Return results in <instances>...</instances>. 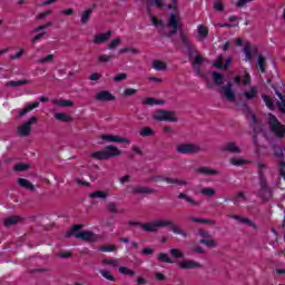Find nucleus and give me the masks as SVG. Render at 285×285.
Returning <instances> with one entry per match:
<instances>
[{"mask_svg": "<svg viewBox=\"0 0 285 285\" xmlns=\"http://www.w3.org/2000/svg\"><path fill=\"white\" fill-rule=\"evenodd\" d=\"M166 28H171V30L168 31V33H167L168 39H171V37H175V35H177L178 30L180 31L179 32L180 41L183 42V46H185V48L188 50L189 57H193V52H195V55H198L199 51H197V48L195 47V45H193L190 42V40H188V36H186L181 31V30H184V24L181 22H179V16L171 13L167 21Z\"/></svg>", "mask_w": 285, "mask_h": 285, "instance_id": "obj_1", "label": "nucleus"}, {"mask_svg": "<svg viewBox=\"0 0 285 285\" xmlns=\"http://www.w3.org/2000/svg\"><path fill=\"white\" fill-rule=\"evenodd\" d=\"M121 151L119 148L108 145L104 150H99L91 154V159H98L99 161H105L107 159H111V157H119Z\"/></svg>", "mask_w": 285, "mask_h": 285, "instance_id": "obj_2", "label": "nucleus"}, {"mask_svg": "<svg viewBox=\"0 0 285 285\" xmlns=\"http://www.w3.org/2000/svg\"><path fill=\"white\" fill-rule=\"evenodd\" d=\"M81 228H83V225L81 224L73 225L70 233L67 234V237H71V235H73L76 239H82V242H97V235H95L92 232L86 230L77 233V230H81Z\"/></svg>", "mask_w": 285, "mask_h": 285, "instance_id": "obj_3", "label": "nucleus"}, {"mask_svg": "<svg viewBox=\"0 0 285 285\" xmlns=\"http://www.w3.org/2000/svg\"><path fill=\"white\" fill-rule=\"evenodd\" d=\"M151 118L155 121H171L173 124H177V121H179V118H177V111L175 110L158 109L153 114Z\"/></svg>", "mask_w": 285, "mask_h": 285, "instance_id": "obj_4", "label": "nucleus"}, {"mask_svg": "<svg viewBox=\"0 0 285 285\" xmlns=\"http://www.w3.org/2000/svg\"><path fill=\"white\" fill-rule=\"evenodd\" d=\"M269 130L272 132H274V135L278 138V139H284L285 137V126L282 125V122H279V120L277 119V117H275V115H269Z\"/></svg>", "mask_w": 285, "mask_h": 285, "instance_id": "obj_5", "label": "nucleus"}, {"mask_svg": "<svg viewBox=\"0 0 285 285\" xmlns=\"http://www.w3.org/2000/svg\"><path fill=\"white\" fill-rule=\"evenodd\" d=\"M170 225V223L166 220H154L149 223H142L140 225L141 230H145V233H157V228H166Z\"/></svg>", "mask_w": 285, "mask_h": 285, "instance_id": "obj_6", "label": "nucleus"}, {"mask_svg": "<svg viewBox=\"0 0 285 285\" xmlns=\"http://www.w3.org/2000/svg\"><path fill=\"white\" fill-rule=\"evenodd\" d=\"M176 150L179 155H197V153H202V147L196 144H180Z\"/></svg>", "mask_w": 285, "mask_h": 285, "instance_id": "obj_7", "label": "nucleus"}, {"mask_svg": "<svg viewBox=\"0 0 285 285\" xmlns=\"http://www.w3.org/2000/svg\"><path fill=\"white\" fill-rule=\"evenodd\" d=\"M39 118L37 116H32L26 121L23 125L18 127V134L20 137H28L30 132L32 131V125L38 124Z\"/></svg>", "mask_w": 285, "mask_h": 285, "instance_id": "obj_8", "label": "nucleus"}, {"mask_svg": "<svg viewBox=\"0 0 285 285\" xmlns=\"http://www.w3.org/2000/svg\"><path fill=\"white\" fill-rule=\"evenodd\" d=\"M151 181H166L167 184H176V186H188V181L186 180L164 176H154Z\"/></svg>", "mask_w": 285, "mask_h": 285, "instance_id": "obj_9", "label": "nucleus"}, {"mask_svg": "<svg viewBox=\"0 0 285 285\" xmlns=\"http://www.w3.org/2000/svg\"><path fill=\"white\" fill-rule=\"evenodd\" d=\"M178 266L183 271H190L193 268H204V265H202L200 263L195 262L193 259H186L183 262H178Z\"/></svg>", "mask_w": 285, "mask_h": 285, "instance_id": "obj_10", "label": "nucleus"}, {"mask_svg": "<svg viewBox=\"0 0 285 285\" xmlns=\"http://www.w3.org/2000/svg\"><path fill=\"white\" fill-rule=\"evenodd\" d=\"M220 153H230L232 155H239L242 153V148L237 147L235 141H230L225 144L220 148Z\"/></svg>", "mask_w": 285, "mask_h": 285, "instance_id": "obj_11", "label": "nucleus"}, {"mask_svg": "<svg viewBox=\"0 0 285 285\" xmlns=\"http://www.w3.org/2000/svg\"><path fill=\"white\" fill-rule=\"evenodd\" d=\"M257 52H258L257 46H253L250 43L245 45L244 53H245L247 61H253V57H255V55H257Z\"/></svg>", "mask_w": 285, "mask_h": 285, "instance_id": "obj_12", "label": "nucleus"}, {"mask_svg": "<svg viewBox=\"0 0 285 285\" xmlns=\"http://www.w3.org/2000/svg\"><path fill=\"white\" fill-rule=\"evenodd\" d=\"M232 58H227L224 62V57L218 56L217 62H214V67L218 68V70H228L230 68Z\"/></svg>", "mask_w": 285, "mask_h": 285, "instance_id": "obj_13", "label": "nucleus"}, {"mask_svg": "<svg viewBox=\"0 0 285 285\" xmlns=\"http://www.w3.org/2000/svg\"><path fill=\"white\" fill-rule=\"evenodd\" d=\"M101 139H104V141H111L116 144H130L128 138H121L120 136L115 135H102Z\"/></svg>", "mask_w": 285, "mask_h": 285, "instance_id": "obj_14", "label": "nucleus"}, {"mask_svg": "<svg viewBox=\"0 0 285 285\" xmlns=\"http://www.w3.org/2000/svg\"><path fill=\"white\" fill-rule=\"evenodd\" d=\"M116 99L108 90H102L96 95V101H115Z\"/></svg>", "mask_w": 285, "mask_h": 285, "instance_id": "obj_15", "label": "nucleus"}, {"mask_svg": "<svg viewBox=\"0 0 285 285\" xmlns=\"http://www.w3.org/2000/svg\"><path fill=\"white\" fill-rule=\"evenodd\" d=\"M223 90L228 101L235 102L237 100L235 92H233V82H227V85L223 87Z\"/></svg>", "mask_w": 285, "mask_h": 285, "instance_id": "obj_16", "label": "nucleus"}, {"mask_svg": "<svg viewBox=\"0 0 285 285\" xmlns=\"http://www.w3.org/2000/svg\"><path fill=\"white\" fill-rule=\"evenodd\" d=\"M157 193V189H151L146 186H137L134 187L132 194L134 195H155Z\"/></svg>", "mask_w": 285, "mask_h": 285, "instance_id": "obj_17", "label": "nucleus"}, {"mask_svg": "<svg viewBox=\"0 0 285 285\" xmlns=\"http://www.w3.org/2000/svg\"><path fill=\"white\" fill-rule=\"evenodd\" d=\"M272 88H274L275 94L277 95L278 99H281V101H276V106L278 108V110L283 114H285V97L284 95H282V92H279V90H277V87L272 86Z\"/></svg>", "mask_w": 285, "mask_h": 285, "instance_id": "obj_18", "label": "nucleus"}, {"mask_svg": "<svg viewBox=\"0 0 285 285\" xmlns=\"http://www.w3.org/2000/svg\"><path fill=\"white\" fill-rule=\"evenodd\" d=\"M111 36H112V31L96 35L95 39H94V43H96L97 46H99L101 43H106V41H108V39H110Z\"/></svg>", "mask_w": 285, "mask_h": 285, "instance_id": "obj_19", "label": "nucleus"}, {"mask_svg": "<svg viewBox=\"0 0 285 285\" xmlns=\"http://www.w3.org/2000/svg\"><path fill=\"white\" fill-rule=\"evenodd\" d=\"M19 222H23V218L21 216H10L4 219L3 226L6 228H10V226H17V224H19Z\"/></svg>", "mask_w": 285, "mask_h": 285, "instance_id": "obj_20", "label": "nucleus"}, {"mask_svg": "<svg viewBox=\"0 0 285 285\" xmlns=\"http://www.w3.org/2000/svg\"><path fill=\"white\" fill-rule=\"evenodd\" d=\"M55 119L62 121L63 124H72V121H75V118L66 112L55 114Z\"/></svg>", "mask_w": 285, "mask_h": 285, "instance_id": "obj_21", "label": "nucleus"}, {"mask_svg": "<svg viewBox=\"0 0 285 285\" xmlns=\"http://www.w3.org/2000/svg\"><path fill=\"white\" fill-rule=\"evenodd\" d=\"M257 95H259V89H257V87H250L248 91L243 94V97H245L247 101H253V99H256Z\"/></svg>", "mask_w": 285, "mask_h": 285, "instance_id": "obj_22", "label": "nucleus"}, {"mask_svg": "<svg viewBox=\"0 0 285 285\" xmlns=\"http://www.w3.org/2000/svg\"><path fill=\"white\" fill-rule=\"evenodd\" d=\"M168 222L170 226V229L173 230V233H176V235H181L183 237H188V234L184 230H181V226L173 223V220H165Z\"/></svg>", "mask_w": 285, "mask_h": 285, "instance_id": "obj_23", "label": "nucleus"}, {"mask_svg": "<svg viewBox=\"0 0 285 285\" xmlns=\"http://www.w3.org/2000/svg\"><path fill=\"white\" fill-rule=\"evenodd\" d=\"M189 222H193L194 224H207L209 226H215L217 223L213 219L208 218H197V217H189Z\"/></svg>", "mask_w": 285, "mask_h": 285, "instance_id": "obj_24", "label": "nucleus"}, {"mask_svg": "<svg viewBox=\"0 0 285 285\" xmlns=\"http://www.w3.org/2000/svg\"><path fill=\"white\" fill-rule=\"evenodd\" d=\"M28 83H31V81L30 80H26V79L17 80V81L11 80V81H8L6 83V86H7V88H17L19 86H27Z\"/></svg>", "mask_w": 285, "mask_h": 285, "instance_id": "obj_25", "label": "nucleus"}, {"mask_svg": "<svg viewBox=\"0 0 285 285\" xmlns=\"http://www.w3.org/2000/svg\"><path fill=\"white\" fill-rule=\"evenodd\" d=\"M90 17H92V8H89L82 12L80 23L82 26H86L88 21H90Z\"/></svg>", "mask_w": 285, "mask_h": 285, "instance_id": "obj_26", "label": "nucleus"}, {"mask_svg": "<svg viewBox=\"0 0 285 285\" xmlns=\"http://www.w3.org/2000/svg\"><path fill=\"white\" fill-rule=\"evenodd\" d=\"M262 99L265 101V106L268 108V110H275V99L265 94L262 95Z\"/></svg>", "mask_w": 285, "mask_h": 285, "instance_id": "obj_27", "label": "nucleus"}, {"mask_svg": "<svg viewBox=\"0 0 285 285\" xmlns=\"http://www.w3.org/2000/svg\"><path fill=\"white\" fill-rule=\"evenodd\" d=\"M53 106H60V108H70L75 105L71 100L59 99L52 100Z\"/></svg>", "mask_w": 285, "mask_h": 285, "instance_id": "obj_28", "label": "nucleus"}, {"mask_svg": "<svg viewBox=\"0 0 285 285\" xmlns=\"http://www.w3.org/2000/svg\"><path fill=\"white\" fill-rule=\"evenodd\" d=\"M18 184L19 186H21L22 188H26L27 190H35V185H32V183H30L26 178H19Z\"/></svg>", "mask_w": 285, "mask_h": 285, "instance_id": "obj_29", "label": "nucleus"}, {"mask_svg": "<svg viewBox=\"0 0 285 285\" xmlns=\"http://www.w3.org/2000/svg\"><path fill=\"white\" fill-rule=\"evenodd\" d=\"M212 77H213V81H214L215 86H223L224 85V75H222L217 71H214L212 73Z\"/></svg>", "mask_w": 285, "mask_h": 285, "instance_id": "obj_30", "label": "nucleus"}, {"mask_svg": "<svg viewBox=\"0 0 285 285\" xmlns=\"http://www.w3.org/2000/svg\"><path fill=\"white\" fill-rule=\"evenodd\" d=\"M197 173H200V175H219L217 169H210L208 167H200L197 169Z\"/></svg>", "mask_w": 285, "mask_h": 285, "instance_id": "obj_31", "label": "nucleus"}, {"mask_svg": "<svg viewBox=\"0 0 285 285\" xmlns=\"http://www.w3.org/2000/svg\"><path fill=\"white\" fill-rule=\"evenodd\" d=\"M258 195H259V197L263 198V202H268V199H271V197H273V190H271V188H268V187H267V190L259 189Z\"/></svg>", "mask_w": 285, "mask_h": 285, "instance_id": "obj_32", "label": "nucleus"}, {"mask_svg": "<svg viewBox=\"0 0 285 285\" xmlns=\"http://www.w3.org/2000/svg\"><path fill=\"white\" fill-rule=\"evenodd\" d=\"M89 197L91 199H106V197H108V194H106V191H104V190H96V191L89 194Z\"/></svg>", "mask_w": 285, "mask_h": 285, "instance_id": "obj_33", "label": "nucleus"}, {"mask_svg": "<svg viewBox=\"0 0 285 285\" xmlns=\"http://www.w3.org/2000/svg\"><path fill=\"white\" fill-rule=\"evenodd\" d=\"M274 155L277 159H284V147L279 145L273 146Z\"/></svg>", "mask_w": 285, "mask_h": 285, "instance_id": "obj_34", "label": "nucleus"}, {"mask_svg": "<svg viewBox=\"0 0 285 285\" xmlns=\"http://www.w3.org/2000/svg\"><path fill=\"white\" fill-rule=\"evenodd\" d=\"M153 68H154V70L163 71V70H166L167 65H166V62H164L161 60H154Z\"/></svg>", "mask_w": 285, "mask_h": 285, "instance_id": "obj_35", "label": "nucleus"}, {"mask_svg": "<svg viewBox=\"0 0 285 285\" xmlns=\"http://www.w3.org/2000/svg\"><path fill=\"white\" fill-rule=\"evenodd\" d=\"M233 219H236L237 222H240V224H246V226H255V223H253V220L246 218V217H242L238 215H234L232 216Z\"/></svg>", "mask_w": 285, "mask_h": 285, "instance_id": "obj_36", "label": "nucleus"}, {"mask_svg": "<svg viewBox=\"0 0 285 285\" xmlns=\"http://www.w3.org/2000/svg\"><path fill=\"white\" fill-rule=\"evenodd\" d=\"M147 14L150 18L151 23H154V26H164V21L157 19V17L153 14V11H150V8H147Z\"/></svg>", "mask_w": 285, "mask_h": 285, "instance_id": "obj_37", "label": "nucleus"}, {"mask_svg": "<svg viewBox=\"0 0 285 285\" xmlns=\"http://www.w3.org/2000/svg\"><path fill=\"white\" fill-rule=\"evenodd\" d=\"M259 179H261V190H266L268 193V184L266 183V177L264 176V171H258Z\"/></svg>", "mask_w": 285, "mask_h": 285, "instance_id": "obj_38", "label": "nucleus"}, {"mask_svg": "<svg viewBox=\"0 0 285 285\" xmlns=\"http://www.w3.org/2000/svg\"><path fill=\"white\" fill-rule=\"evenodd\" d=\"M169 253L175 259H184V252L179 248H171Z\"/></svg>", "mask_w": 285, "mask_h": 285, "instance_id": "obj_39", "label": "nucleus"}, {"mask_svg": "<svg viewBox=\"0 0 285 285\" xmlns=\"http://www.w3.org/2000/svg\"><path fill=\"white\" fill-rule=\"evenodd\" d=\"M158 262H163L165 264H175V261L170 259V257L166 253L158 254Z\"/></svg>", "mask_w": 285, "mask_h": 285, "instance_id": "obj_40", "label": "nucleus"}, {"mask_svg": "<svg viewBox=\"0 0 285 285\" xmlns=\"http://www.w3.org/2000/svg\"><path fill=\"white\" fill-rule=\"evenodd\" d=\"M178 199H185L188 204H191V206H199V203L195 202V199L184 193L178 195Z\"/></svg>", "mask_w": 285, "mask_h": 285, "instance_id": "obj_41", "label": "nucleus"}, {"mask_svg": "<svg viewBox=\"0 0 285 285\" xmlns=\"http://www.w3.org/2000/svg\"><path fill=\"white\" fill-rule=\"evenodd\" d=\"M119 273H121V275H127L128 277H135L136 275L135 271L124 266L119 267Z\"/></svg>", "mask_w": 285, "mask_h": 285, "instance_id": "obj_42", "label": "nucleus"}, {"mask_svg": "<svg viewBox=\"0 0 285 285\" xmlns=\"http://www.w3.org/2000/svg\"><path fill=\"white\" fill-rule=\"evenodd\" d=\"M155 131L150 127H145L140 130V137H153Z\"/></svg>", "mask_w": 285, "mask_h": 285, "instance_id": "obj_43", "label": "nucleus"}, {"mask_svg": "<svg viewBox=\"0 0 285 285\" xmlns=\"http://www.w3.org/2000/svg\"><path fill=\"white\" fill-rule=\"evenodd\" d=\"M100 275H102V277H105V279H108L109 282H117V278L110 275V271L108 269H100Z\"/></svg>", "mask_w": 285, "mask_h": 285, "instance_id": "obj_44", "label": "nucleus"}, {"mask_svg": "<svg viewBox=\"0 0 285 285\" xmlns=\"http://www.w3.org/2000/svg\"><path fill=\"white\" fill-rule=\"evenodd\" d=\"M28 168H30L29 164L19 163L14 165L13 170H16V173H23V170H28Z\"/></svg>", "mask_w": 285, "mask_h": 285, "instance_id": "obj_45", "label": "nucleus"}, {"mask_svg": "<svg viewBox=\"0 0 285 285\" xmlns=\"http://www.w3.org/2000/svg\"><path fill=\"white\" fill-rule=\"evenodd\" d=\"M258 68L261 72H266V59L262 55H258Z\"/></svg>", "mask_w": 285, "mask_h": 285, "instance_id": "obj_46", "label": "nucleus"}, {"mask_svg": "<svg viewBox=\"0 0 285 285\" xmlns=\"http://www.w3.org/2000/svg\"><path fill=\"white\" fill-rule=\"evenodd\" d=\"M202 195H205V197H215V189L205 187L200 190Z\"/></svg>", "mask_w": 285, "mask_h": 285, "instance_id": "obj_47", "label": "nucleus"}, {"mask_svg": "<svg viewBox=\"0 0 285 285\" xmlns=\"http://www.w3.org/2000/svg\"><path fill=\"white\" fill-rule=\"evenodd\" d=\"M102 264L107 265V266H112L114 268H117V266H119V261L118 259H108L105 258L102 259Z\"/></svg>", "mask_w": 285, "mask_h": 285, "instance_id": "obj_48", "label": "nucleus"}, {"mask_svg": "<svg viewBox=\"0 0 285 285\" xmlns=\"http://www.w3.org/2000/svg\"><path fill=\"white\" fill-rule=\"evenodd\" d=\"M150 6H156V8H159V9H161V8H164V0H154V2L153 1H147V8H150Z\"/></svg>", "mask_w": 285, "mask_h": 285, "instance_id": "obj_49", "label": "nucleus"}, {"mask_svg": "<svg viewBox=\"0 0 285 285\" xmlns=\"http://www.w3.org/2000/svg\"><path fill=\"white\" fill-rule=\"evenodd\" d=\"M55 61V55H48L45 58L38 60V63L43 65V63H52Z\"/></svg>", "mask_w": 285, "mask_h": 285, "instance_id": "obj_50", "label": "nucleus"}, {"mask_svg": "<svg viewBox=\"0 0 285 285\" xmlns=\"http://www.w3.org/2000/svg\"><path fill=\"white\" fill-rule=\"evenodd\" d=\"M198 35L199 37H202L203 39H206V37H208V28L204 27V26H199L198 27Z\"/></svg>", "mask_w": 285, "mask_h": 285, "instance_id": "obj_51", "label": "nucleus"}, {"mask_svg": "<svg viewBox=\"0 0 285 285\" xmlns=\"http://www.w3.org/2000/svg\"><path fill=\"white\" fill-rule=\"evenodd\" d=\"M110 59H115V56H108V55H101L98 57V62L99 63H108Z\"/></svg>", "mask_w": 285, "mask_h": 285, "instance_id": "obj_52", "label": "nucleus"}, {"mask_svg": "<svg viewBox=\"0 0 285 285\" xmlns=\"http://www.w3.org/2000/svg\"><path fill=\"white\" fill-rule=\"evenodd\" d=\"M107 210H109V213H112V214L119 213V212L117 210V203H115V202L108 203V205H107Z\"/></svg>", "mask_w": 285, "mask_h": 285, "instance_id": "obj_53", "label": "nucleus"}, {"mask_svg": "<svg viewBox=\"0 0 285 285\" xmlns=\"http://www.w3.org/2000/svg\"><path fill=\"white\" fill-rule=\"evenodd\" d=\"M100 250H102V253H112V252L117 250V246L116 245L102 246L100 248Z\"/></svg>", "mask_w": 285, "mask_h": 285, "instance_id": "obj_54", "label": "nucleus"}, {"mask_svg": "<svg viewBox=\"0 0 285 285\" xmlns=\"http://www.w3.org/2000/svg\"><path fill=\"white\" fill-rule=\"evenodd\" d=\"M230 164L233 166H244V164H246V160H244L242 158H232Z\"/></svg>", "mask_w": 285, "mask_h": 285, "instance_id": "obj_55", "label": "nucleus"}, {"mask_svg": "<svg viewBox=\"0 0 285 285\" xmlns=\"http://www.w3.org/2000/svg\"><path fill=\"white\" fill-rule=\"evenodd\" d=\"M214 10L217 12H224V2H222V0L214 2Z\"/></svg>", "mask_w": 285, "mask_h": 285, "instance_id": "obj_56", "label": "nucleus"}, {"mask_svg": "<svg viewBox=\"0 0 285 285\" xmlns=\"http://www.w3.org/2000/svg\"><path fill=\"white\" fill-rule=\"evenodd\" d=\"M121 43V39L116 38L114 39L109 45H108V49L109 50H115V48H117V46H119Z\"/></svg>", "mask_w": 285, "mask_h": 285, "instance_id": "obj_57", "label": "nucleus"}, {"mask_svg": "<svg viewBox=\"0 0 285 285\" xmlns=\"http://www.w3.org/2000/svg\"><path fill=\"white\" fill-rule=\"evenodd\" d=\"M125 79H128L127 73H118L117 76L114 77V81L116 83H119V81H125Z\"/></svg>", "mask_w": 285, "mask_h": 285, "instance_id": "obj_58", "label": "nucleus"}, {"mask_svg": "<svg viewBox=\"0 0 285 285\" xmlns=\"http://www.w3.org/2000/svg\"><path fill=\"white\" fill-rule=\"evenodd\" d=\"M144 106H156V99L154 97H149L142 100Z\"/></svg>", "mask_w": 285, "mask_h": 285, "instance_id": "obj_59", "label": "nucleus"}, {"mask_svg": "<svg viewBox=\"0 0 285 285\" xmlns=\"http://www.w3.org/2000/svg\"><path fill=\"white\" fill-rule=\"evenodd\" d=\"M198 235H200V237H203V239H212V235L210 233L204 230V229H199L198 230Z\"/></svg>", "mask_w": 285, "mask_h": 285, "instance_id": "obj_60", "label": "nucleus"}, {"mask_svg": "<svg viewBox=\"0 0 285 285\" xmlns=\"http://www.w3.org/2000/svg\"><path fill=\"white\" fill-rule=\"evenodd\" d=\"M26 52L24 49H20L17 53L10 56L11 61H14V59H21L23 57V53Z\"/></svg>", "mask_w": 285, "mask_h": 285, "instance_id": "obj_61", "label": "nucleus"}, {"mask_svg": "<svg viewBox=\"0 0 285 285\" xmlns=\"http://www.w3.org/2000/svg\"><path fill=\"white\" fill-rule=\"evenodd\" d=\"M141 255L148 256V255H155V249L150 247H145L141 252Z\"/></svg>", "mask_w": 285, "mask_h": 285, "instance_id": "obj_62", "label": "nucleus"}, {"mask_svg": "<svg viewBox=\"0 0 285 285\" xmlns=\"http://www.w3.org/2000/svg\"><path fill=\"white\" fill-rule=\"evenodd\" d=\"M132 95H137V89L128 88L124 91V97H132Z\"/></svg>", "mask_w": 285, "mask_h": 285, "instance_id": "obj_63", "label": "nucleus"}, {"mask_svg": "<svg viewBox=\"0 0 285 285\" xmlns=\"http://www.w3.org/2000/svg\"><path fill=\"white\" fill-rule=\"evenodd\" d=\"M50 14H52V10H47L45 12H41L37 16L38 20H42L45 17H50Z\"/></svg>", "mask_w": 285, "mask_h": 285, "instance_id": "obj_64", "label": "nucleus"}]
</instances>
